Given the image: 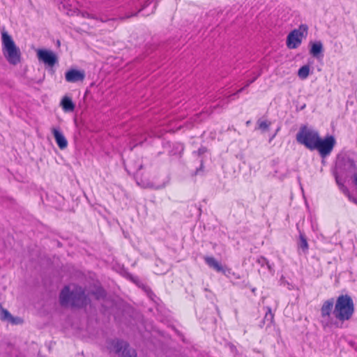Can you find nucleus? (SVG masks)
Here are the masks:
<instances>
[{
  "mask_svg": "<svg viewBox=\"0 0 357 357\" xmlns=\"http://www.w3.org/2000/svg\"><path fill=\"white\" fill-rule=\"evenodd\" d=\"M298 249H301L304 254L308 252L309 245L305 235L300 231L299 239L297 242Z\"/></svg>",
  "mask_w": 357,
  "mask_h": 357,
  "instance_id": "obj_15",
  "label": "nucleus"
},
{
  "mask_svg": "<svg viewBox=\"0 0 357 357\" xmlns=\"http://www.w3.org/2000/svg\"><path fill=\"white\" fill-rule=\"evenodd\" d=\"M12 314L9 312V311L6 309L1 307V317L0 319L4 321H8L10 318H12Z\"/></svg>",
  "mask_w": 357,
  "mask_h": 357,
  "instance_id": "obj_23",
  "label": "nucleus"
},
{
  "mask_svg": "<svg viewBox=\"0 0 357 357\" xmlns=\"http://www.w3.org/2000/svg\"><path fill=\"white\" fill-rule=\"evenodd\" d=\"M151 3V0H146L145 1L144 3L142 2H138L137 3V5L135 6V8L137 9V12H135V13H132L131 14H129V15H126L123 17H121L120 19L121 20H125V19H128V18H130L131 17H134V16H136L137 15L138 13L141 12L142 10H144L146 6H148L150 3Z\"/></svg>",
  "mask_w": 357,
  "mask_h": 357,
  "instance_id": "obj_17",
  "label": "nucleus"
},
{
  "mask_svg": "<svg viewBox=\"0 0 357 357\" xmlns=\"http://www.w3.org/2000/svg\"><path fill=\"white\" fill-rule=\"evenodd\" d=\"M354 204H357V197L355 199V202H354Z\"/></svg>",
  "mask_w": 357,
  "mask_h": 357,
  "instance_id": "obj_34",
  "label": "nucleus"
},
{
  "mask_svg": "<svg viewBox=\"0 0 357 357\" xmlns=\"http://www.w3.org/2000/svg\"><path fill=\"white\" fill-rule=\"evenodd\" d=\"M109 349L121 357H124L132 350L130 348L127 342L119 339L113 340L110 342Z\"/></svg>",
  "mask_w": 357,
  "mask_h": 357,
  "instance_id": "obj_8",
  "label": "nucleus"
},
{
  "mask_svg": "<svg viewBox=\"0 0 357 357\" xmlns=\"http://www.w3.org/2000/svg\"><path fill=\"white\" fill-rule=\"evenodd\" d=\"M84 17H88V18H93V19L94 18V17H93L91 14H89V13H86V15H84Z\"/></svg>",
  "mask_w": 357,
  "mask_h": 357,
  "instance_id": "obj_31",
  "label": "nucleus"
},
{
  "mask_svg": "<svg viewBox=\"0 0 357 357\" xmlns=\"http://www.w3.org/2000/svg\"><path fill=\"white\" fill-rule=\"evenodd\" d=\"M142 165H141L139 166V169H142Z\"/></svg>",
  "mask_w": 357,
  "mask_h": 357,
  "instance_id": "obj_37",
  "label": "nucleus"
},
{
  "mask_svg": "<svg viewBox=\"0 0 357 357\" xmlns=\"http://www.w3.org/2000/svg\"><path fill=\"white\" fill-rule=\"evenodd\" d=\"M59 301L62 306L70 305L72 307L79 309L86 307L91 302L82 287H77L70 291L68 286L64 287L61 291Z\"/></svg>",
  "mask_w": 357,
  "mask_h": 357,
  "instance_id": "obj_3",
  "label": "nucleus"
},
{
  "mask_svg": "<svg viewBox=\"0 0 357 357\" xmlns=\"http://www.w3.org/2000/svg\"><path fill=\"white\" fill-rule=\"evenodd\" d=\"M250 121H248L246 122V124H247V125H248V124H250Z\"/></svg>",
  "mask_w": 357,
  "mask_h": 357,
  "instance_id": "obj_35",
  "label": "nucleus"
},
{
  "mask_svg": "<svg viewBox=\"0 0 357 357\" xmlns=\"http://www.w3.org/2000/svg\"><path fill=\"white\" fill-rule=\"evenodd\" d=\"M163 186H164V185L157 186V187H155V188H156V189H159V188H162V187H163Z\"/></svg>",
  "mask_w": 357,
  "mask_h": 357,
  "instance_id": "obj_33",
  "label": "nucleus"
},
{
  "mask_svg": "<svg viewBox=\"0 0 357 357\" xmlns=\"http://www.w3.org/2000/svg\"><path fill=\"white\" fill-rule=\"evenodd\" d=\"M308 26L305 24H302L298 29L291 31L287 37L286 44L289 49H296L302 43V38L307 35Z\"/></svg>",
  "mask_w": 357,
  "mask_h": 357,
  "instance_id": "obj_6",
  "label": "nucleus"
},
{
  "mask_svg": "<svg viewBox=\"0 0 357 357\" xmlns=\"http://www.w3.org/2000/svg\"><path fill=\"white\" fill-rule=\"evenodd\" d=\"M61 106L65 112H73L75 107L72 99L68 96H65L62 98Z\"/></svg>",
  "mask_w": 357,
  "mask_h": 357,
  "instance_id": "obj_16",
  "label": "nucleus"
},
{
  "mask_svg": "<svg viewBox=\"0 0 357 357\" xmlns=\"http://www.w3.org/2000/svg\"><path fill=\"white\" fill-rule=\"evenodd\" d=\"M310 68L308 65L301 66L298 70V76L301 79H305L310 75Z\"/></svg>",
  "mask_w": 357,
  "mask_h": 357,
  "instance_id": "obj_21",
  "label": "nucleus"
},
{
  "mask_svg": "<svg viewBox=\"0 0 357 357\" xmlns=\"http://www.w3.org/2000/svg\"><path fill=\"white\" fill-rule=\"evenodd\" d=\"M271 124V123L268 121H261V119L257 121L258 128L263 132L267 131L269 129Z\"/></svg>",
  "mask_w": 357,
  "mask_h": 357,
  "instance_id": "obj_22",
  "label": "nucleus"
},
{
  "mask_svg": "<svg viewBox=\"0 0 357 357\" xmlns=\"http://www.w3.org/2000/svg\"><path fill=\"white\" fill-rule=\"evenodd\" d=\"M207 148L205 147V146H201L197 151H194L193 153L194 154H197V155L199 156H201L203 154H204L205 153L207 152Z\"/></svg>",
  "mask_w": 357,
  "mask_h": 357,
  "instance_id": "obj_26",
  "label": "nucleus"
},
{
  "mask_svg": "<svg viewBox=\"0 0 357 357\" xmlns=\"http://www.w3.org/2000/svg\"><path fill=\"white\" fill-rule=\"evenodd\" d=\"M205 263L212 269L218 273H222L225 275H228L231 273V269L227 266H222L213 257L206 256L204 258Z\"/></svg>",
  "mask_w": 357,
  "mask_h": 357,
  "instance_id": "obj_9",
  "label": "nucleus"
},
{
  "mask_svg": "<svg viewBox=\"0 0 357 357\" xmlns=\"http://www.w3.org/2000/svg\"><path fill=\"white\" fill-rule=\"evenodd\" d=\"M90 294L93 295L96 300L105 299L107 296L106 291L101 286H98L91 290Z\"/></svg>",
  "mask_w": 357,
  "mask_h": 357,
  "instance_id": "obj_18",
  "label": "nucleus"
},
{
  "mask_svg": "<svg viewBox=\"0 0 357 357\" xmlns=\"http://www.w3.org/2000/svg\"><path fill=\"white\" fill-rule=\"evenodd\" d=\"M2 52L8 62L12 65H17L21 60V52L12 38L5 30L1 31Z\"/></svg>",
  "mask_w": 357,
  "mask_h": 357,
  "instance_id": "obj_5",
  "label": "nucleus"
},
{
  "mask_svg": "<svg viewBox=\"0 0 357 357\" xmlns=\"http://www.w3.org/2000/svg\"><path fill=\"white\" fill-rule=\"evenodd\" d=\"M274 314L271 312V307H266V312L265 316L261 323L259 324V326L262 328L264 325L266 326H271L272 323L273 322Z\"/></svg>",
  "mask_w": 357,
  "mask_h": 357,
  "instance_id": "obj_14",
  "label": "nucleus"
},
{
  "mask_svg": "<svg viewBox=\"0 0 357 357\" xmlns=\"http://www.w3.org/2000/svg\"><path fill=\"white\" fill-rule=\"evenodd\" d=\"M132 281L146 294L150 299L152 301L154 300V298L156 297V296L149 286L143 283L138 278L132 279Z\"/></svg>",
  "mask_w": 357,
  "mask_h": 357,
  "instance_id": "obj_13",
  "label": "nucleus"
},
{
  "mask_svg": "<svg viewBox=\"0 0 357 357\" xmlns=\"http://www.w3.org/2000/svg\"><path fill=\"white\" fill-rule=\"evenodd\" d=\"M256 262L261 266L264 267L266 266L268 271L272 273L274 272V264H271L268 260L263 256L257 257Z\"/></svg>",
  "mask_w": 357,
  "mask_h": 357,
  "instance_id": "obj_19",
  "label": "nucleus"
},
{
  "mask_svg": "<svg viewBox=\"0 0 357 357\" xmlns=\"http://www.w3.org/2000/svg\"><path fill=\"white\" fill-rule=\"evenodd\" d=\"M336 183L339 186L340 190L347 196L350 193L349 188L344 185L347 178H340L339 176L335 177Z\"/></svg>",
  "mask_w": 357,
  "mask_h": 357,
  "instance_id": "obj_20",
  "label": "nucleus"
},
{
  "mask_svg": "<svg viewBox=\"0 0 357 357\" xmlns=\"http://www.w3.org/2000/svg\"><path fill=\"white\" fill-rule=\"evenodd\" d=\"M202 165H203V161L202 160L201 161V167H200V168L202 167ZM201 170H202L201 169H197L196 172H195V174H198Z\"/></svg>",
  "mask_w": 357,
  "mask_h": 357,
  "instance_id": "obj_30",
  "label": "nucleus"
},
{
  "mask_svg": "<svg viewBox=\"0 0 357 357\" xmlns=\"http://www.w3.org/2000/svg\"><path fill=\"white\" fill-rule=\"evenodd\" d=\"M254 74H255L254 77L251 79H249V80L247 81V82H246V84L245 85V87H248L252 83H253L261 75V72H259L257 74H255V73H254Z\"/></svg>",
  "mask_w": 357,
  "mask_h": 357,
  "instance_id": "obj_25",
  "label": "nucleus"
},
{
  "mask_svg": "<svg viewBox=\"0 0 357 357\" xmlns=\"http://www.w3.org/2000/svg\"><path fill=\"white\" fill-rule=\"evenodd\" d=\"M8 322H9L12 324H14V325H17V324H22L23 320L20 317H15L12 316V318H10Z\"/></svg>",
  "mask_w": 357,
  "mask_h": 357,
  "instance_id": "obj_24",
  "label": "nucleus"
},
{
  "mask_svg": "<svg viewBox=\"0 0 357 357\" xmlns=\"http://www.w3.org/2000/svg\"><path fill=\"white\" fill-rule=\"evenodd\" d=\"M355 312L354 302L349 294H340L335 300L328 298L320 309L322 326L342 328L345 321L351 320Z\"/></svg>",
  "mask_w": 357,
  "mask_h": 357,
  "instance_id": "obj_1",
  "label": "nucleus"
},
{
  "mask_svg": "<svg viewBox=\"0 0 357 357\" xmlns=\"http://www.w3.org/2000/svg\"><path fill=\"white\" fill-rule=\"evenodd\" d=\"M355 174H357L356 161L347 155L338 156L333 172L334 176L344 178L353 177L354 178Z\"/></svg>",
  "mask_w": 357,
  "mask_h": 357,
  "instance_id": "obj_4",
  "label": "nucleus"
},
{
  "mask_svg": "<svg viewBox=\"0 0 357 357\" xmlns=\"http://www.w3.org/2000/svg\"><path fill=\"white\" fill-rule=\"evenodd\" d=\"M298 144L303 145L310 151H317L321 163L325 164V159L333 152L336 139L332 135H326L321 137L316 130L310 129L306 126H302L296 136Z\"/></svg>",
  "mask_w": 357,
  "mask_h": 357,
  "instance_id": "obj_2",
  "label": "nucleus"
},
{
  "mask_svg": "<svg viewBox=\"0 0 357 357\" xmlns=\"http://www.w3.org/2000/svg\"><path fill=\"white\" fill-rule=\"evenodd\" d=\"M52 132L59 148L61 150L65 149L68 146V141L62 132L59 128H53L52 129Z\"/></svg>",
  "mask_w": 357,
  "mask_h": 357,
  "instance_id": "obj_12",
  "label": "nucleus"
},
{
  "mask_svg": "<svg viewBox=\"0 0 357 357\" xmlns=\"http://www.w3.org/2000/svg\"><path fill=\"white\" fill-rule=\"evenodd\" d=\"M279 130H280V128H278L276 130L275 132L273 135H271V137H270V139H269V142H271V141L275 138V136H276V135H277V132H278Z\"/></svg>",
  "mask_w": 357,
  "mask_h": 357,
  "instance_id": "obj_28",
  "label": "nucleus"
},
{
  "mask_svg": "<svg viewBox=\"0 0 357 357\" xmlns=\"http://www.w3.org/2000/svg\"><path fill=\"white\" fill-rule=\"evenodd\" d=\"M255 289H256L255 288H253V289H252V292H254V291H255Z\"/></svg>",
  "mask_w": 357,
  "mask_h": 357,
  "instance_id": "obj_36",
  "label": "nucleus"
},
{
  "mask_svg": "<svg viewBox=\"0 0 357 357\" xmlns=\"http://www.w3.org/2000/svg\"><path fill=\"white\" fill-rule=\"evenodd\" d=\"M85 78V73L84 70H79L71 68L66 72L65 79L68 82L75 83L82 82Z\"/></svg>",
  "mask_w": 357,
  "mask_h": 357,
  "instance_id": "obj_10",
  "label": "nucleus"
},
{
  "mask_svg": "<svg viewBox=\"0 0 357 357\" xmlns=\"http://www.w3.org/2000/svg\"><path fill=\"white\" fill-rule=\"evenodd\" d=\"M305 106H306V105H305V104H304L303 105H302V106L301 107L300 109H301V110L304 109L305 108Z\"/></svg>",
  "mask_w": 357,
  "mask_h": 357,
  "instance_id": "obj_32",
  "label": "nucleus"
},
{
  "mask_svg": "<svg viewBox=\"0 0 357 357\" xmlns=\"http://www.w3.org/2000/svg\"><path fill=\"white\" fill-rule=\"evenodd\" d=\"M245 88H246V87H245V86H244V87H243V88L240 89L239 90H238V91H236V93H235L232 94V95H231V96H235L236 94H238V93H241V92H242V91L245 89Z\"/></svg>",
  "mask_w": 357,
  "mask_h": 357,
  "instance_id": "obj_29",
  "label": "nucleus"
},
{
  "mask_svg": "<svg viewBox=\"0 0 357 357\" xmlns=\"http://www.w3.org/2000/svg\"><path fill=\"white\" fill-rule=\"evenodd\" d=\"M37 56L40 61L49 67H53L58 63L59 59L57 55L52 50L46 49H39L37 51Z\"/></svg>",
  "mask_w": 357,
  "mask_h": 357,
  "instance_id": "obj_7",
  "label": "nucleus"
},
{
  "mask_svg": "<svg viewBox=\"0 0 357 357\" xmlns=\"http://www.w3.org/2000/svg\"><path fill=\"white\" fill-rule=\"evenodd\" d=\"M310 54L314 58L319 59L324 56V46L321 40L310 41L309 43Z\"/></svg>",
  "mask_w": 357,
  "mask_h": 357,
  "instance_id": "obj_11",
  "label": "nucleus"
},
{
  "mask_svg": "<svg viewBox=\"0 0 357 357\" xmlns=\"http://www.w3.org/2000/svg\"><path fill=\"white\" fill-rule=\"evenodd\" d=\"M347 197H348V199H349V201L354 202H355V199H356V197H354V195H352L351 193H349V195H347Z\"/></svg>",
  "mask_w": 357,
  "mask_h": 357,
  "instance_id": "obj_27",
  "label": "nucleus"
}]
</instances>
